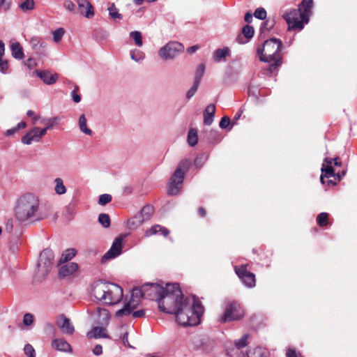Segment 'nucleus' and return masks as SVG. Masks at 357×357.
I'll return each mask as SVG.
<instances>
[{
  "mask_svg": "<svg viewBox=\"0 0 357 357\" xmlns=\"http://www.w3.org/2000/svg\"><path fill=\"white\" fill-rule=\"evenodd\" d=\"M158 305L161 311L175 314L176 322L183 326L199 324L204 312V307L194 296L183 298L177 283L166 284Z\"/></svg>",
  "mask_w": 357,
  "mask_h": 357,
  "instance_id": "f257e3e1",
  "label": "nucleus"
},
{
  "mask_svg": "<svg viewBox=\"0 0 357 357\" xmlns=\"http://www.w3.org/2000/svg\"><path fill=\"white\" fill-rule=\"evenodd\" d=\"M15 215L20 222L40 220L44 218L41 213V202L39 197L27 192L19 197L15 208Z\"/></svg>",
  "mask_w": 357,
  "mask_h": 357,
  "instance_id": "f03ea898",
  "label": "nucleus"
},
{
  "mask_svg": "<svg viewBox=\"0 0 357 357\" xmlns=\"http://www.w3.org/2000/svg\"><path fill=\"white\" fill-rule=\"evenodd\" d=\"M91 291L96 299L107 305L117 304L123 296V289L120 286L103 280L95 281Z\"/></svg>",
  "mask_w": 357,
  "mask_h": 357,
  "instance_id": "7ed1b4c3",
  "label": "nucleus"
},
{
  "mask_svg": "<svg viewBox=\"0 0 357 357\" xmlns=\"http://www.w3.org/2000/svg\"><path fill=\"white\" fill-rule=\"evenodd\" d=\"M282 47V42L277 38L266 40L262 47H258L257 54L260 61L270 63L267 74L273 73L282 63L279 54Z\"/></svg>",
  "mask_w": 357,
  "mask_h": 357,
  "instance_id": "20e7f679",
  "label": "nucleus"
},
{
  "mask_svg": "<svg viewBox=\"0 0 357 357\" xmlns=\"http://www.w3.org/2000/svg\"><path fill=\"white\" fill-rule=\"evenodd\" d=\"M191 162L189 160H183L180 162L176 169L169 179L167 188V193L174 196L178 195L183 188L185 173L189 169Z\"/></svg>",
  "mask_w": 357,
  "mask_h": 357,
  "instance_id": "39448f33",
  "label": "nucleus"
},
{
  "mask_svg": "<svg viewBox=\"0 0 357 357\" xmlns=\"http://www.w3.org/2000/svg\"><path fill=\"white\" fill-rule=\"evenodd\" d=\"M244 314V310L241 304L234 301L226 305L225 312L218 318V321L220 323L238 321L241 319Z\"/></svg>",
  "mask_w": 357,
  "mask_h": 357,
  "instance_id": "423d86ee",
  "label": "nucleus"
},
{
  "mask_svg": "<svg viewBox=\"0 0 357 357\" xmlns=\"http://www.w3.org/2000/svg\"><path fill=\"white\" fill-rule=\"evenodd\" d=\"M54 255L52 250L45 249L40 255L37 275L44 279L54 264Z\"/></svg>",
  "mask_w": 357,
  "mask_h": 357,
  "instance_id": "0eeeda50",
  "label": "nucleus"
},
{
  "mask_svg": "<svg viewBox=\"0 0 357 357\" xmlns=\"http://www.w3.org/2000/svg\"><path fill=\"white\" fill-rule=\"evenodd\" d=\"M283 18L285 20L288 24V30H302L304 27L305 21L303 17L301 8L291 9L284 14H283Z\"/></svg>",
  "mask_w": 357,
  "mask_h": 357,
  "instance_id": "6e6552de",
  "label": "nucleus"
},
{
  "mask_svg": "<svg viewBox=\"0 0 357 357\" xmlns=\"http://www.w3.org/2000/svg\"><path fill=\"white\" fill-rule=\"evenodd\" d=\"M183 50L184 46L181 43L171 41L159 50L158 55L164 60H171L174 59Z\"/></svg>",
  "mask_w": 357,
  "mask_h": 357,
  "instance_id": "1a4fd4ad",
  "label": "nucleus"
},
{
  "mask_svg": "<svg viewBox=\"0 0 357 357\" xmlns=\"http://www.w3.org/2000/svg\"><path fill=\"white\" fill-rule=\"evenodd\" d=\"M144 298L154 300L158 303L163 294L165 293V287L158 283H148L143 285Z\"/></svg>",
  "mask_w": 357,
  "mask_h": 357,
  "instance_id": "9d476101",
  "label": "nucleus"
},
{
  "mask_svg": "<svg viewBox=\"0 0 357 357\" xmlns=\"http://www.w3.org/2000/svg\"><path fill=\"white\" fill-rule=\"evenodd\" d=\"M235 273L242 282L248 288H252L256 284L255 275L247 269L246 265L234 267Z\"/></svg>",
  "mask_w": 357,
  "mask_h": 357,
  "instance_id": "9b49d317",
  "label": "nucleus"
},
{
  "mask_svg": "<svg viewBox=\"0 0 357 357\" xmlns=\"http://www.w3.org/2000/svg\"><path fill=\"white\" fill-rule=\"evenodd\" d=\"M123 237H116L109 250L102 256V262L105 263L107 260L115 259L122 253L123 250Z\"/></svg>",
  "mask_w": 357,
  "mask_h": 357,
  "instance_id": "f8f14e48",
  "label": "nucleus"
},
{
  "mask_svg": "<svg viewBox=\"0 0 357 357\" xmlns=\"http://www.w3.org/2000/svg\"><path fill=\"white\" fill-rule=\"evenodd\" d=\"M33 51L38 56H45L47 49V44L42 38L38 36H31L29 39H26Z\"/></svg>",
  "mask_w": 357,
  "mask_h": 357,
  "instance_id": "ddd939ff",
  "label": "nucleus"
},
{
  "mask_svg": "<svg viewBox=\"0 0 357 357\" xmlns=\"http://www.w3.org/2000/svg\"><path fill=\"white\" fill-rule=\"evenodd\" d=\"M45 135L46 129H40L38 127H35L22 138V142L27 145L31 144L32 142H38Z\"/></svg>",
  "mask_w": 357,
  "mask_h": 357,
  "instance_id": "4468645a",
  "label": "nucleus"
},
{
  "mask_svg": "<svg viewBox=\"0 0 357 357\" xmlns=\"http://www.w3.org/2000/svg\"><path fill=\"white\" fill-rule=\"evenodd\" d=\"M56 325L63 334L71 335L75 333V327L70 319L64 314L58 317Z\"/></svg>",
  "mask_w": 357,
  "mask_h": 357,
  "instance_id": "2eb2a0df",
  "label": "nucleus"
},
{
  "mask_svg": "<svg viewBox=\"0 0 357 357\" xmlns=\"http://www.w3.org/2000/svg\"><path fill=\"white\" fill-rule=\"evenodd\" d=\"M248 334H244L238 340H236L234 342V348L230 351L228 350L227 354L231 357H241L243 356V354L239 352V350L248 345Z\"/></svg>",
  "mask_w": 357,
  "mask_h": 357,
  "instance_id": "dca6fc26",
  "label": "nucleus"
},
{
  "mask_svg": "<svg viewBox=\"0 0 357 357\" xmlns=\"http://www.w3.org/2000/svg\"><path fill=\"white\" fill-rule=\"evenodd\" d=\"M79 12L86 18H91L94 15V10L88 0H76Z\"/></svg>",
  "mask_w": 357,
  "mask_h": 357,
  "instance_id": "f3484780",
  "label": "nucleus"
},
{
  "mask_svg": "<svg viewBox=\"0 0 357 357\" xmlns=\"http://www.w3.org/2000/svg\"><path fill=\"white\" fill-rule=\"evenodd\" d=\"M52 347L59 351L72 353L70 344L64 338H56L52 342Z\"/></svg>",
  "mask_w": 357,
  "mask_h": 357,
  "instance_id": "a211bd4d",
  "label": "nucleus"
},
{
  "mask_svg": "<svg viewBox=\"0 0 357 357\" xmlns=\"http://www.w3.org/2000/svg\"><path fill=\"white\" fill-rule=\"evenodd\" d=\"M35 73L47 85L54 84L58 79V75L56 73L52 74L47 70H36Z\"/></svg>",
  "mask_w": 357,
  "mask_h": 357,
  "instance_id": "6ab92c4d",
  "label": "nucleus"
},
{
  "mask_svg": "<svg viewBox=\"0 0 357 357\" xmlns=\"http://www.w3.org/2000/svg\"><path fill=\"white\" fill-rule=\"evenodd\" d=\"M86 337L89 339L109 338L107 329L104 326H95L87 333Z\"/></svg>",
  "mask_w": 357,
  "mask_h": 357,
  "instance_id": "aec40b11",
  "label": "nucleus"
},
{
  "mask_svg": "<svg viewBox=\"0 0 357 357\" xmlns=\"http://www.w3.org/2000/svg\"><path fill=\"white\" fill-rule=\"evenodd\" d=\"M215 113V106L213 104L208 105L204 111V123L206 126L212 124Z\"/></svg>",
  "mask_w": 357,
  "mask_h": 357,
  "instance_id": "412c9836",
  "label": "nucleus"
},
{
  "mask_svg": "<svg viewBox=\"0 0 357 357\" xmlns=\"http://www.w3.org/2000/svg\"><path fill=\"white\" fill-rule=\"evenodd\" d=\"M160 233L163 236L166 237L169 234V231L160 225H155L151 227L149 229L146 230L144 233L146 237L151 236Z\"/></svg>",
  "mask_w": 357,
  "mask_h": 357,
  "instance_id": "4be33fe9",
  "label": "nucleus"
},
{
  "mask_svg": "<svg viewBox=\"0 0 357 357\" xmlns=\"http://www.w3.org/2000/svg\"><path fill=\"white\" fill-rule=\"evenodd\" d=\"M11 54L13 58L20 60L24 56L22 47L20 43L16 40H13L10 44Z\"/></svg>",
  "mask_w": 357,
  "mask_h": 357,
  "instance_id": "5701e85b",
  "label": "nucleus"
},
{
  "mask_svg": "<svg viewBox=\"0 0 357 357\" xmlns=\"http://www.w3.org/2000/svg\"><path fill=\"white\" fill-rule=\"evenodd\" d=\"M313 1L312 0H303L301 3L300 4V8L301 7L303 8V10H301L302 15L303 19L305 21V24L308 23L309 17L311 13V8L312 6Z\"/></svg>",
  "mask_w": 357,
  "mask_h": 357,
  "instance_id": "b1692460",
  "label": "nucleus"
},
{
  "mask_svg": "<svg viewBox=\"0 0 357 357\" xmlns=\"http://www.w3.org/2000/svg\"><path fill=\"white\" fill-rule=\"evenodd\" d=\"M78 269V265L76 263L70 262L61 267L59 270L60 276L65 277L73 274Z\"/></svg>",
  "mask_w": 357,
  "mask_h": 357,
  "instance_id": "393cba45",
  "label": "nucleus"
},
{
  "mask_svg": "<svg viewBox=\"0 0 357 357\" xmlns=\"http://www.w3.org/2000/svg\"><path fill=\"white\" fill-rule=\"evenodd\" d=\"M248 357H271L269 351L264 347H257L248 352Z\"/></svg>",
  "mask_w": 357,
  "mask_h": 357,
  "instance_id": "a878e982",
  "label": "nucleus"
},
{
  "mask_svg": "<svg viewBox=\"0 0 357 357\" xmlns=\"http://www.w3.org/2000/svg\"><path fill=\"white\" fill-rule=\"evenodd\" d=\"M230 55V50L229 47H225L222 49L216 50L213 54V59L215 62H220L227 56Z\"/></svg>",
  "mask_w": 357,
  "mask_h": 357,
  "instance_id": "bb28decb",
  "label": "nucleus"
},
{
  "mask_svg": "<svg viewBox=\"0 0 357 357\" xmlns=\"http://www.w3.org/2000/svg\"><path fill=\"white\" fill-rule=\"evenodd\" d=\"M137 305L129 301L124 307L116 312V316L118 317H121L122 316L129 315L131 313L132 314L133 310L137 307Z\"/></svg>",
  "mask_w": 357,
  "mask_h": 357,
  "instance_id": "cd10ccee",
  "label": "nucleus"
},
{
  "mask_svg": "<svg viewBox=\"0 0 357 357\" xmlns=\"http://www.w3.org/2000/svg\"><path fill=\"white\" fill-rule=\"evenodd\" d=\"M96 312L99 316L98 323L102 325L108 324L110 318L109 311L104 308L97 307Z\"/></svg>",
  "mask_w": 357,
  "mask_h": 357,
  "instance_id": "c85d7f7f",
  "label": "nucleus"
},
{
  "mask_svg": "<svg viewBox=\"0 0 357 357\" xmlns=\"http://www.w3.org/2000/svg\"><path fill=\"white\" fill-rule=\"evenodd\" d=\"M144 297V291L143 286L141 288L134 287L131 291V296L130 301L138 305L140 298Z\"/></svg>",
  "mask_w": 357,
  "mask_h": 357,
  "instance_id": "c756f323",
  "label": "nucleus"
},
{
  "mask_svg": "<svg viewBox=\"0 0 357 357\" xmlns=\"http://www.w3.org/2000/svg\"><path fill=\"white\" fill-rule=\"evenodd\" d=\"M321 172L322 174L320 176V181L322 184H325V178L335 177V174L331 166H324V164H323L321 167Z\"/></svg>",
  "mask_w": 357,
  "mask_h": 357,
  "instance_id": "7c9ffc66",
  "label": "nucleus"
},
{
  "mask_svg": "<svg viewBox=\"0 0 357 357\" xmlns=\"http://www.w3.org/2000/svg\"><path fill=\"white\" fill-rule=\"evenodd\" d=\"M77 253V251L74 248H70L66 250L63 254L61 255V257L60 258V263H65L70 260L73 257L75 256Z\"/></svg>",
  "mask_w": 357,
  "mask_h": 357,
  "instance_id": "2f4dec72",
  "label": "nucleus"
},
{
  "mask_svg": "<svg viewBox=\"0 0 357 357\" xmlns=\"http://www.w3.org/2000/svg\"><path fill=\"white\" fill-rule=\"evenodd\" d=\"M78 124H79V128L80 130L83 133L88 135H91L92 134L91 130L88 128V127L86 126V119L84 114H82L79 116Z\"/></svg>",
  "mask_w": 357,
  "mask_h": 357,
  "instance_id": "473e14b6",
  "label": "nucleus"
},
{
  "mask_svg": "<svg viewBox=\"0 0 357 357\" xmlns=\"http://www.w3.org/2000/svg\"><path fill=\"white\" fill-rule=\"evenodd\" d=\"M54 191L56 194L61 195L66 192V186L63 184V181L61 178H56L54 179Z\"/></svg>",
  "mask_w": 357,
  "mask_h": 357,
  "instance_id": "72a5a7b5",
  "label": "nucleus"
},
{
  "mask_svg": "<svg viewBox=\"0 0 357 357\" xmlns=\"http://www.w3.org/2000/svg\"><path fill=\"white\" fill-rule=\"evenodd\" d=\"M153 207L152 206L146 205L144 206L141 211V216L142 217V220H139V223L142 221L149 220L153 213Z\"/></svg>",
  "mask_w": 357,
  "mask_h": 357,
  "instance_id": "f704fd0d",
  "label": "nucleus"
},
{
  "mask_svg": "<svg viewBox=\"0 0 357 357\" xmlns=\"http://www.w3.org/2000/svg\"><path fill=\"white\" fill-rule=\"evenodd\" d=\"M198 135L195 129L192 128L189 130L188 135V143L190 146H194L197 144Z\"/></svg>",
  "mask_w": 357,
  "mask_h": 357,
  "instance_id": "c9c22d12",
  "label": "nucleus"
},
{
  "mask_svg": "<svg viewBox=\"0 0 357 357\" xmlns=\"http://www.w3.org/2000/svg\"><path fill=\"white\" fill-rule=\"evenodd\" d=\"M208 158V154L203 153L197 155L194 161V165L197 168H201L204 164L207 161Z\"/></svg>",
  "mask_w": 357,
  "mask_h": 357,
  "instance_id": "e433bc0d",
  "label": "nucleus"
},
{
  "mask_svg": "<svg viewBox=\"0 0 357 357\" xmlns=\"http://www.w3.org/2000/svg\"><path fill=\"white\" fill-rule=\"evenodd\" d=\"M107 10L112 19L116 20L117 19L121 20L123 18V15L119 13V10L115 6L114 3H112Z\"/></svg>",
  "mask_w": 357,
  "mask_h": 357,
  "instance_id": "4c0bfd02",
  "label": "nucleus"
},
{
  "mask_svg": "<svg viewBox=\"0 0 357 357\" xmlns=\"http://www.w3.org/2000/svg\"><path fill=\"white\" fill-rule=\"evenodd\" d=\"M130 36L133 39L135 44L138 47H142L143 45L142 36L141 32L138 31H131Z\"/></svg>",
  "mask_w": 357,
  "mask_h": 357,
  "instance_id": "58836bf2",
  "label": "nucleus"
},
{
  "mask_svg": "<svg viewBox=\"0 0 357 357\" xmlns=\"http://www.w3.org/2000/svg\"><path fill=\"white\" fill-rule=\"evenodd\" d=\"M144 54L139 50H133L130 51V58L136 62L144 60Z\"/></svg>",
  "mask_w": 357,
  "mask_h": 357,
  "instance_id": "ea45409f",
  "label": "nucleus"
},
{
  "mask_svg": "<svg viewBox=\"0 0 357 357\" xmlns=\"http://www.w3.org/2000/svg\"><path fill=\"white\" fill-rule=\"evenodd\" d=\"M98 222L105 228L110 226V218L108 214L100 213L98 216Z\"/></svg>",
  "mask_w": 357,
  "mask_h": 357,
  "instance_id": "a19ab883",
  "label": "nucleus"
},
{
  "mask_svg": "<svg viewBox=\"0 0 357 357\" xmlns=\"http://www.w3.org/2000/svg\"><path fill=\"white\" fill-rule=\"evenodd\" d=\"M255 30L252 26L245 25L242 29V33L245 38L250 40L254 36Z\"/></svg>",
  "mask_w": 357,
  "mask_h": 357,
  "instance_id": "79ce46f5",
  "label": "nucleus"
},
{
  "mask_svg": "<svg viewBox=\"0 0 357 357\" xmlns=\"http://www.w3.org/2000/svg\"><path fill=\"white\" fill-rule=\"evenodd\" d=\"M328 220V213L323 212L319 213L317 217V222L320 227L327 225Z\"/></svg>",
  "mask_w": 357,
  "mask_h": 357,
  "instance_id": "37998d69",
  "label": "nucleus"
},
{
  "mask_svg": "<svg viewBox=\"0 0 357 357\" xmlns=\"http://www.w3.org/2000/svg\"><path fill=\"white\" fill-rule=\"evenodd\" d=\"M61 118L59 116H54L53 118H50L46 120L47 126L43 129H46V132L47 130L52 129L54 126H56L60 121Z\"/></svg>",
  "mask_w": 357,
  "mask_h": 357,
  "instance_id": "c03bdc74",
  "label": "nucleus"
},
{
  "mask_svg": "<svg viewBox=\"0 0 357 357\" xmlns=\"http://www.w3.org/2000/svg\"><path fill=\"white\" fill-rule=\"evenodd\" d=\"M20 8L24 11L31 10L34 8L33 0H25L20 5Z\"/></svg>",
  "mask_w": 357,
  "mask_h": 357,
  "instance_id": "a18cd8bd",
  "label": "nucleus"
},
{
  "mask_svg": "<svg viewBox=\"0 0 357 357\" xmlns=\"http://www.w3.org/2000/svg\"><path fill=\"white\" fill-rule=\"evenodd\" d=\"M65 31L63 28L56 29L53 31V40L55 43H59L61 41L62 37L63 36Z\"/></svg>",
  "mask_w": 357,
  "mask_h": 357,
  "instance_id": "49530a36",
  "label": "nucleus"
},
{
  "mask_svg": "<svg viewBox=\"0 0 357 357\" xmlns=\"http://www.w3.org/2000/svg\"><path fill=\"white\" fill-rule=\"evenodd\" d=\"M205 70V66L203 63H201L198 66L196 73H195V77L194 81H198V83L200 84L202 77L203 76Z\"/></svg>",
  "mask_w": 357,
  "mask_h": 357,
  "instance_id": "de8ad7c7",
  "label": "nucleus"
},
{
  "mask_svg": "<svg viewBox=\"0 0 357 357\" xmlns=\"http://www.w3.org/2000/svg\"><path fill=\"white\" fill-rule=\"evenodd\" d=\"M112 201V196L109 194H102L100 195L98 199V204L102 206H105Z\"/></svg>",
  "mask_w": 357,
  "mask_h": 357,
  "instance_id": "09e8293b",
  "label": "nucleus"
},
{
  "mask_svg": "<svg viewBox=\"0 0 357 357\" xmlns=\"http://www.w3.org/2000/svg\"><path fill=\"white\" fill-rule=\"evenodd\" d=\"M254 16L259 20H264L266 17V11L264 8H258L254 13Z\"/></svg>",
  "mask_w": 357,
  "mask_h": 357,
  "instance_id": "8fccbe9b",
  "label": "nucleus"
},
{
  "mask_svg": "<svg viewBox=\"0 0 357 357\" xmlns=\"http://www.w3.org/2000/svg\"><path fill=\"white\" fill-rule=\"evenodd\" d=\"M199 85V83H198V81H194L192 86L187 91L186 98L188 99H190L195 95L197 91Z\"/></svg>",
  "mask_w": 357,
  "mask_h": 357,
  "instance_id": "3c124183",
  "label": "nucleus"
},
{
  "mask_svg": "<svg viewBox=\"0 0 357 357\" xmlns=\"http://www.w3.org/2000/svg\"><path fill=\"white\" fill-rule=\"evenodd\" d=\"M24 351L28 357H36L35 349L30 344H26L24 346Z\"/></svg>",
  "mask_w": 357,
  "mask_h": 357,
  "instance_id": "603ef678",
  "label": "nucleus"
},
{
  "mask_svg": "<svg viewBox=\"0 0 357 357\" xmlns=\"http://www.w3.org/2000/svg\"><path fill=\"white\" fill-rule=\"evenodd\" d=\"M9 67L7 60L0 58V72L3 74H7L9 72Z\"/></svg>",
  "mask_w": 357,
  "mask_h": 357,
  "instance_id": "864d4df0",
  "label": "nucleus"
},
{
  "mask_svg": "<svg viewBox=\"0 0 357 357\" xmlns=\"http://www.w3.org/2000/svg\"><path fill=\"white\" fill-rule=\"evenodd\" d=\"M33 322V316L30 313L24 315L23 323L26 326H30Z\"/></svg>",
  "mask_w": 357,
  "mask_h": 357,
  "instance_id": "5fc2aeb1",
  "label": "nucleus"
},
{
  "mask_svg": "<svg viewBox=\"0 0 357 357\" xmlns=\"http://www.w3.org/2000/svg\"><path fill=\"white\" fill-rule=\"evenodd\" d=\"M230 124V119L228 116H223L220 121L219 126L222 129H225Z\"/></svg>",
  "mask_w": 357,
  "mask_h": 357,
  "instance_id": "6e6d98bb",
  "label": "nucleus"
},
{
  "mask_svg": "<svg viewBox=\"0 0 357 357\" xmlns=\"http://www.w3.org/2000/svg\"><path fill=\"white\" fill-rule=\"evenodd\" d=\"M286 356L287 357H302L301 353L291 348L288 349Z\"/></svg>",
  "mask_w": 357,
  "mask_h": 357,
  "instance_id": "4d7b16f0",
  "label": "nucleus"
},
{
  "mask_svg": "<svg viewBox=\"0 0 357 357\" xmlns=\"http://www.w3.org/2000/svg\"><path fill=\"white\" fill-rule=\"evenodd\" d=\"M63 6L66 9L68 10L70 12L74 11L75 5L71 1H66L63 3Z\"/></svg>",
  "mask_w": 357,
  "mask_h": 357,
  "instance_id": "13d9d810",
  "label": "nucleus"
},
{
  "mask_svg": "<svg viewBox=\"0 0 357 357\" xmlns=\"http://www.w3.org/2000/svg\"><path fill=\"white\" fill-rule=\"evenodd\" d=\"M121 340H122V342H123V344H124V346L126 347H130V348H133L128 342V332H126L124 333L121 337Z\"/></svg>",
  "mask_w": 357,
  "mask_h": 357,
  "instance_id": "bf43d9fd",
  "label": "nucleus"
},
{
  "mask_svg": "<svg viewBox=\"0 0 357 357\" xmlns=\"http://www.w3.org/2000/svg\"><path fill=\"white\" fill-rule=\"evenodd\" d=\"M25 65L29 68L33 69L36 66V62L34 59L33 58H29L25 61Z\"/></svg>",
  "mask_w": 357,
  "mask_h": 357,
  "instance_id": "052dcab7",
  "label": "nucleus"
},
{
  "mask_svg": "<svg viewBox=\"0 0 357 357\" xmlns=\"http://www.w3.org/2000/svg\"><path fill=\"white\" fill-rule=\"evenodd\" d=\"M78 89V86H76L75 89L72 91V98L75 102L78 103L81 100V97L79 95L75 93L76 90Z\"/></svg>",
  "mask_w": 357,
  "mask_h": 357,
  "instance_id": "680f3d73",
  "label": "nucleus"
},
{
  "mask_svg": "<svg viewBox=\"0 0 357 357\" xmlns=\"http://www.w3.org/2000/svg\"><path fill=\"white\" fill-rule=\"evenodd\" d=\"M93 353L96 356H100L102 353V347L100 344H97L93 349Z\"/></svg>",
  "mask_w": 357,
  "mask_h": 357,
  "instance_id": "e2e57ef3",
  "label": "nucleus"
},
{
  "mask_svg": "<svg viewBox=\"0 0 357 357\" xmlns=\"http://www.w3.org/2000/svg\"><path fill=\"white\" fill-rule=\"evenodd\" d=\"M132 317L134 318H139L144 316V311L143 310H137L132 312Z\"/></svg>",
  "mask_w": 357,
  "mask_h": 357,
  "instance_id": "0e129e2a",
  "label": "nucleus"
},
{
  "mask_svg": "<svg viewBox=\"0 0 357 357\" xmlns=\"http://www.w3.org/2000/svg\"><path fill=\"white\" fill-rule=\"evenodd\" d=\"M13 229V220H8L6 225V229L8 232H11Z\"/></svg>",
  "mask_w": 357,
  "mask_h": 357,
  "instance_id": "69168bd1",
  "label": "nucleus"
},
{
  "mask_svg": "<svg viewBox=\"0 0 357 357\" xmlns=\"http://www.w3.org/2000/svg\"><path fill=\"white\" fill-rule=\"evenodd\" d=\"M253 15L250 12H247L245 15L244 20L246 22L250 23L252 21Z\"/></svg>",
  "mask_w": 357,
  "mask_h": 357,
  "instance_id": "338daca9",
  "label": "nucleus"
},
{
  "mask_svg": "<svg viewBox=\"0 0 357 357\" xmlns=\"http://www.w3.org/2000/svg\"><path fill=\"white\" fill-rule=\"evenodd\" d=\"M199 46L198 45H193L192 47H190L188 48L187 52L190 54H193L197 50H199Z\"/></svg>",
  "mask_w": 357,
  "mask_h": 357,
  "instance_id": "774afa93",
  "label": "nucleus"
}]
</instances>
